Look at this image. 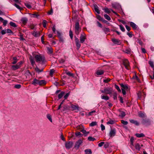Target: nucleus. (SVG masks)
I'll use <instances>...</instances> for the list:
<instances>
[{
	"label": "nucleus",
	"instance_id": "1",
	"mask_svg": "<svg viewBox=\"0 0 154 154\" xmlns=\"http://www.w3.org/2000/svg\"><path fill=\"white\" fill-rule=\"evenodd\" d=\"M81 28L80 26L79 22H76L74 28L75 33L76 35H78L81 32Z\"/></svg>",
	"mask_w": 154,
	"mask_h": 154
},
{
	"label": "nucleus",
	"instance_id": "2",
	"mask_svg": "<svg viewBox=\"0 0 154 154\" xmlns=\"http://www.w3.org/2000/svg\"><path fill=\"white\" fill-rule=\"evenodd\" d=\"M142 124L146 126L149 125H151L150 120L149 119H143L141 122Z\"/></svg>",
	"mask_w": 154,
	"mask_h": 154
},
{
	"label": "nucleus",
	"instance_id": "3",
	"mask_svg": "<svg viewBox=\"0 0 154 154\" xmlns=\"http://www.w3.org/2000/svg\"><path fill=\"white\" fill-rule=\"evenodd\" d=\"M35 57L37 62L43 61L44 60V58L40 55H35Z\"/></svg>",
	"mask_w": 154,
	"mask_h": 154
},
{
	"label": "nucleus",
	"instance_id": "4",
	"mask_svg": "<svg viewBox=\"0 0 154 154\" xmlns=\"http://www.w3.org/2000/svg\"><path fill=\"white\" fill-rule=\"evenodd\" d=\"M116 131L115 128L112 129L110 130L109 134V136L110 137H112L115 136L116 135Z\"/></svg>",
	"mask_w": 154,
	"mask_h": 154
},
{
	"label": "nucleus",
	"instance_id": "5",
	"mask_svg": "<svg viewBox=\"0 0 154 154\" xmlns=\"http://www.w3.org/2000/svg\"><path fill=\"white\" fill-rule=\"evenodd\" d=\"M73 145V143L72 141H68L66 143L65 146L66 149H69L72 147Z\"/></svg>",
	"mask_w": 154,
	"mask_h": 154
},
{
	"label": "nucleus",
	"instance_id": "6",
	"mask_svg": "<svg viewBox=\"0 0 154 154\" xmlns=\"http://www.w3.org/2000/svg\"><path fill=\"white\" fill-rule=\"evenodd\" d=\"M82 143V141L81 140L79 139L75 143L74 147L76 149H78L79 148V146L81 145Z\"/></svg>",
	"mask_w": 154,
	"mask_h": 154
},
{
	"label": "nucleus",
	"instance_id": "7",
	"mask_svg": "<svg viewBox=\"0 0 154 154\" xmlns=\"http://www.w3.org/2000/svg\"><path fill=\"white\" fill-rule=\"evenodd\" d=\"M86 39V35L84 33H83V34H81L80 37V42L81 43H83L85 41V40Z\"/></svg>",
	"mask_w": 154,
	"mask_h": 154
},
{
	"label": "nucleus",
	"instance_id": "8",
	"mask_svg": "<svg viewBox=\"0 0 154 154\" xmlns=\"http://www.w3.org/2000/svg\"><path fill=\"white\" fill-rule=\"evenodd\" d=\"M112 41L115 44L120 45L121 44V42L118 39L112 38Z\"/></svg>",
	"mask_w": 154,
	"mask_h": 154
},
{
	"label": "nucleus",
	"instance_id": "9",
	"mask_svg": "<svg viewBox=\"0 0 154 154\" xmlns=\"http://www.w3.org/2000/svg\"><path fill=\"white\" fill-rule=\"evenodd\" d=\"M112 7L116 9H119L121 8V5L115 2L112 4Z\"/></svg>",
	"mask_w": 154,
	"mask_h": 154
},
{
	"label": "nucleus",
	"instance_id": "10",
	"mask_svg": "<svg viewBox=\"0 0 154 154\" xmlns=\"http://www.w3.org/2000/svg\"><path fill=\"white\" fill-rule=\"evenodd\" d=\"M123 63L126 69H129V64L127 60H125L123 61Z\"/></svg>",
	"mask_w": 154,
	"mask_h": 154
},
{
	"label": "nucleus",
	"instance_id": "11",
	"mask_svg": "<svg viewBox=\"0 0 154 154\" xmlns=\"http://www.w3.org/2000/svg\"><path fill=\"white\" fill-rule=\"evenodd\" d=\"M75 41L76 46L77 47V49H79L81 46V45L80 43L79 39L77 37H75Z\"/></svg>",
	"mask_w": 154,
	"mask_h": 154
},
{
	"label": "nucleus",
	"instance_id": "12",
	"mask_svg": "<svg viewBox=\"0 0 154 154\" xmlns=\"http://www.w3.org/2000/svg\"><path fill=\"white\" fill-rule=\"evenodd\" d=\"M105 93L106 94H112V90L111 88H107L104 89Z\"/></svg>",
	"mask_w": 154,
	"mask_h": 154
},
{
	"label": "nucleus",
	"instance_id": "13",
	"mask_svg": "<svg viewBox=\"0 0 154 154\" xmlns=\"http://www.w3.org/2000/svg\"><path fill=\"white\" fill-rule=\"evenodd\" d=\"M71 108L73 110H75L76 112H78L79 110V107L77 105H75L72 104L71 105Z\"/></svg>",
	"mask_w": 154,
	"mask_h": 154
},
{
	"label": "nucleus",
	"instance_id": "14",
	"mask_svg": "<svg viewBox=\"0 0 154 154\" xmlns=\"http://www.w3.org/2000/svg\"><path fill=\"white\" fill-rule=\"evenodd\" d=\"M131 26L134 29H136L137 28V26L132 22H130L129 23Z\"/></svg>",
	"mask_w": 154,
	"mask_h": 154
},
{
	"label": "nucleus",
	"instance_id": "15",
	"mask_svg": "<svg viewBox=\"0 0 154 154\" xmlns=\"http://www.w3.org/2000/svg\"><path fill=\"white\" fill-rule=\"evenodd\" d=\"M104 72V71L103 70H98L97 71L96 74L97 75H100L103 74Z\"/></svg>",
	"mask_w": 154,
	"mask_h": 154
},
{
	"label": "nucleus",
	"instance_id": "16",
	"mask_svg": "<svg viewBox=\"0 0 154 154\" xmlns=\"http://www.w3.org/2000/svg\"><path fill=\"white\" fill-rule=\"evenodd\" d=\"M46 83V82L45 80H39L38 85H44Z\"/></svg>",
	"mask_w": 154,
	"mask_h": 154
},
{
	"label": "nucleus",
	"instance_id": "17",
	"mask_svg": "<svg viewBox=\"0 0 154 154\" xmlns=\"http://www.w3.org/2000/svg\"><path fill=\"white\" fill-rule=\"evenodd\" d=\"M20 68L19 64L17 63L16 65H13L11 66V68L13 70H16Z\"/></svg>",
	"mask_w": 154,
	"mask_h": 154
},
{
	"label": "nucleus",
	"instance_id": "18",
	"mask_svg": "<svg viewBox=\"0 0 154 154\" xmlns=\"http://www.w3.org/2000/svg\"><path fill=\"white\" fill-rule=\"evenodd\" d=\"M130 122L132 124H134L137 126H138L139 125V123L137 121L133 119H130L129 120Z\"/></svg>",
	"mask_w": 154,
	"mask_h": 154
},
{
	"label": "nucleus",
	"instance_id": "19",
	"mask_svg": "<svg viewBox=\"0 0 154 154\" xmlns=\"http://www.w3.org/2000/svg\"><path fill=\"white\" fill-rule=\"evenodd\" d=\"M32 34L35 37H38L40 36V32H39L34 31L32 32Z\"/></svg>",
	"mask_w": 154,
	"mask_h": 154
},
{
	"label": "nucleus",
	"instance_id": "20",
	"mask_svg": "<svg viewBox=\"0 0 154 154\" xmlns=\"http://www.w3.org/2000/svg\"><path fill=\"white\" fill-rule=\"evenodd\" d=\"M120 85L121 87H122V89L123 90H128V87L126 85H124L123 84H120Z\"/></svg>",
	"mask_w": 154,
	"mask_h": 154
},
{
	"label": "nucleus",
	"instance_id": "21",
	"mask_svg": "<svg viewBox=\"0 0 154 154\" xmlns=\"http://www.w3.org/2000/svg\"><path fill=\"white\" fill-rule=\"evenodd\" d=\"M38 81L39 80L37 79L36 78L34 79L32 81V84L35 85H38Z\"/></svg>",
	"mask_w": 154,
	"mask_h": 154
},
{
	"label": "nucleus",
	"instance_id": "22",
	"mask_svg": "<svg viewBox=\"0 0 154 154\" xmlns=\"http://www.w3.org/2000/svg\"><path fill=\"white\" fill-rule=\"evenodd\" d=\"M21 22L24 24H25L27 21V19L26 18H22L21 20Z\"/></svg>",
	"mask_w": 154,
	"mask_h": 154
},
{
	"label": "nucleus",
	"instance_id": "23",
	"mask_svg": "<svg viewBox=\"0 0 154 154\" xmlns=\"http://www.w3.org/2000/svg\"><path fill=\"white\" fill-rule=\"evenodd\" d=\"M135 136L137 137H141L145 136L144 134L143 133H137L135 134Z\"/></svg>",
	"mask_w": 154,
	"mask_h": 154
},
{
	"label": "nucleus",
	"instance_id": "24",
	"mask_svg": "<svg viewBox=\"0 0 154 154\" xmlns=\"http://www.w3.org/2000/svg\"><path fill=\"white\" fill-rule=\"evenodd\" d=\"M35 70L38 73H39L40 72L43 71V69H40L38 67L36 66L35 68Z\"/></svg>",
	"mask_w": 154,
	"mask_h": 154
},
{
	"label": "nucleus",
	"instance_id": "25",
	"mask_svg": "<svg viewBox=\"0 0 154 154\" xmlns=\"http://www.w3.org/2000/svg\"><path fill=\"white\" fill-rule=\"evenodd\" d=\"M85 152L86 154H91L92 153L90 149H87L85 150Z\"/></svg>",
	"mask_w": 154,
	"mask_h": 154
},
{
	"label": "nucleus",
	"instance_id": "26",
	"mask_svg": "<svg viewBox=\"0 0 154 154\" xmlns=\"http://www.w3.org/2000/svg\"><path fill=\"white\" fill-rule=\"evenodd\" d=\"M101 98L102 99H103L106 100L109 99V97L106 95H102L101 96Z\"/></svg>",
	"mask_w": 154,
	"mask_h": 154
},
{
	"label": "nucleus",
	"instance_id": "27",
	"mask_svg": "<svg viewBox=\"0 0 154 154\" xmlns=\"http://www.w3.org/2000/svg\"><path fill=\"white\" fill-rule=\"evenodd\" d=\"M47 49L48 53L51 54L52 53L53 50L52 48L47 47Z\"/></svg>",
	"mask_w": 154,
	"mask_h": 154
},
{
	"label": "nucleus",
	"instance_id": "28",
	"mask_svg": "<svg viewBox=\"0 0 154 154\" xmlns=\"http://www.w3.org/2000/svg\"><path fill=\"white\" fill-rule=\"evenodd\" d=\"M141 148L140 145L139 143H137L135 144V148L136 149L140 150Z\"/></svg>",
	"mask_w": 154,
	"mask_h": 154
},
{
	"label": "nucleus",
	"instance_id": "29",
	"mask_svg": "<svg viewBox=\"0 0 154 154\" xmlns=\"http://www.w3.org/2000/svg\"><path fill=\"white\" fill-rule=\"evenodd\" d=\"M65 94V92H64L62 91L61 92L60 94L58 95V98L59 99H60Z\"/></svg>",
	"mask_w": 154,
	"mask_h": 154
},
{
	"label": "nucleus",
	"instance_id": "30",
	"mask_svg": "<svg viewBox=\"0 0 154 154\" xmlns=\"http://www.w3.org/2000/svg\"><path fill=\"white\" fill-rule=\"evenodd\" d=\"M115 123V121L112 120H110L107 122V124L112 125Z\"/></svg>",
	"mask_w": 154,
	"mask_h": 154
},
{
	"label": "nucleus",
	"instance_id": "31",
	"mask_svg": "<svg viewBox=\"0 0 154 154\" xmlns=\"http://www.w3.org/2000/svg\"><path fill=\"white\" fill-rule=\"evenodd\" d=\"M13 60H14V61H13L12 62V64H15L17 61L18 60L17 58V57H14L13 58Z\"/></svg>",
	"mask_w": 154,
	"mask_h": 154
},
{
	"label": "nucleus",
	"instance_id": "32",
	"mask_svg": "<svg viewBox=\"0 0 154 154\" xmlns=\"http://www.w3.org/2000/svg\"><path fill=\"white\" fill-rule=\"evenodd\" d=\"M97 122H93L90 124V126L92 127L97 125Z\"/></svg>",
	"mask_w": 154,
	"mask_h": 154
},
{
	"label": "nucleus",
	"instance_id": "33",
	"mask_svg": "<svg viewBox=\"0 0 154 154\" xmlns=\"http://www.w3.org/2000/svg\"><path fill=\"white\" fill-rule=\"evenodd\" d=\"M94 9L95 11L96 12L97 14H100V11L98 8V7H97V6H95L94 7Z\"/></svg>",
	"mask_w": 154,
	"mask_h": 154
},
{
	"label": "nucleus",
	"instance_id": "34",
	"mask_svg": "<svg viewBox=\"0 0 154 154\" xmlns=\"http://www.w3.org/2000/svg\"><path fill=\"white\" fill-rule=\"evenodd\" d=\"M104 17L105 18L109 21H110L111 20V18L108 15L105 14L104 15Z\"/></svg>",
	"mask_w": 154,
	"mask_h": 154
},
{
	"label": "nucleus",
	"instance_id": "35",
	"mask_svg": "<svg viewBox=\"0 0 154 154\" xmlns=\"http://www.w3.org/2000/svg\"><path fill=\"white\" fill-rule=\"evenodd\" d=\"M104 10L105 12L106 13L108 14H109V13H110V12H111V11H110V10L108 8H105L104 9Z\"/></svg>",
	"mask_w": 154,
	"mask_h": 154
},
{
	"label": "nucleus",
	"instance_id": "36",
	"mask_svg": "<svg viewBox=\"0 0 154 154\" xmlns=\"http://www.w3.org/2000/svg\"><path fill=\"white\" fill-rule=\"evenodd\" d=\"M139 117L141 118H144L146 117L145 114L142 112H140L139 114Z\"/></svg>",
	"mask_w": 154,
	"mask_h": 154
},
{
	"label": "nucleus",
	"instance_id": "37",
	"mask_svg": "<svg viewBox=\"0 0 154 154\" xmlns=\"http://www.w3.org/2000/svg\"><path fill=\"white\" fill-rule=\"evenodd\" d=\"M134 139L133 137H131L130 139V143L132 146L133 145L134 141Z\"/></svg>",
	"mask_w": 154,
	"mask_h": 154
},
{
	"label": "nucleus",
	"instance_id": "38",
	"mask_svg": "<svg viewBox=\"0 0 154 154\" xmlns=\"http://www.w3.org/2000/svg\"><path fill=\"white\" fill-rule=\"evenodd\" d=\"M88 140L90 141H94L96 140L95 138L91 137H89L88 138Z\"/></svg>",
	"mask_w": 154,
	"mask_h": 154
},
{
	"label": "nucleus",
	"instance_id": "39",
	"mask_svg": "<svg viewBox=\"0 0 154 154\" xmlns=\"http://www.w3.org/2000/svg\"><path fill=\"white\" fill-rule=\"evenodd\" d=\"M120 29L122 32H124L125 31V29L124 27L122 25H120L119 26Z\"/></svg>",
	"mask_w": 154,
	"mask_h": 154
},
{
	"label": "nucleus",
	"instance_id": "40",
	"mask_svg": "<svg viewBox=\"0 0 154 154\" xmlns=\"http://www.w3.org/2000/svg\"><path fill=\"white\" fill-rule=\"evenodd\" d=\"M6 30V32L8 33L9 34H13V33L12 32V31L10 29H7Z\"/></svg>",
	"mask_w": 154,
	"mask_h": 154
},
{
	"label": "nucleus",
	"instance_id": "41",
	"mask_svg": "<svg viewBox=\"0 0 154 154\" xmlns=\"http://www.w3.org/2000/svg\"><path fill=\"white\" fill-rule=\"evenodd\" d=\"M10 24L11 26H13L14 27H17V25H16V24L15 23H13V22H10Z\"/></svg>",
	"mask_w": 154,
	"mask_h": 154
},
{
	"label": "nucleus",
	"instance_id": "42",
	"mask_svg": "<svg viewBox=\"0 0 154 154\" xmlns=\"http://www.w3.org/2000/svg\"><path fill=\"white\" fill-rule=\"evenodd\" d=\"M115 88L119 92H121V90L120 89L119 86L116 85H115Z\"/></svg>",
	"mask_w": 154,
	"mask_h": 154
},
{
	"label": "nucleus",
	"instance_id": "43",
	"mask_svg": "<svg viewBox=\"0 0 154 154\" xmlns=\"http://www.w3.org/2000/svg\"><path fill=\"white\" fill-rule=\"evenodd\" d=\"M125 115V112H122L119 115V116L122 117V118H123Z\"/></svg>",
	"mask_w": 154,
	"mask_h": 154
},
{
	"label": "nucleus",
	"instance_id": "44",
	"mask_svg": "<svg viewBox=\"0 0 154 154\" xmlns=\"http://www.w3.org/2000/svg\"><path fill=\"white\" fill-rule=\"evenodd\" d=\"M14 88L17 89H20L21 87V85L20 84H17L15 85Z\"/></svg>",
	"mask_w": 154,
	"mask_h": 154
},
{
	"label": "nucleus",
	"instance_id": "45",
	"mask_svg": "<svg viewBox=\"0 0 154 154\" xmlns=\"http://www.w3.org/2000/svg\"><path fill=\"white\" fill-rule=\"evenodd\" d=\"M47 21L45 20H43L42 21V24L43 26L44 27H46V24L47 23Z\"/></svg>",
	"mask_w": 154,
	"mask_h": 154
},
{
	"label": "nucleus",
	"instance_id": "46",
	"mask_svg": "<svg viewBox=\"0 0 154 154\" xmlns=\"http://www.w3.org/2000/svg\"><path fill=\"white\" fill-rule=\"evenodd\" d=\"M25 5L27 8H32L31 5L28 3H25Z\"/></svg>",
	"mask_w": 154,
	"mask_h": 154
},
{
	"label": "nucleus",
	"instance_id": "47",
	"mask_svg": "<svg viewBox=\"0 0 154 154\" xmlns=\"http://www.w3.org/2000/svg\"><path fill=\"white\" fill-rule=\"evenodd\" d=\"M47 118L51 122H52V119L51 117V116L50 115L48 114L47 115Z\"/></svg>",
	"mask_w": 154,
	"mask_h": 154
},
{
	"label": "nucleus",
	"instance_id": "48",
	"mask_svg": "<svg viewBox=\"0 0 154 154\" xmlns=\"http://www.w3.org/2000/svg\"><path fill=\"white\" fill-rule=\"evenodd\" d=\"M59 61L60 63H63L65 62V61L63 59L61 58L59 60Z\"/></svg>",
	"mask_w": 154,
	"mask_h": 154
},
{
	"label": "nucleus",
	"instance_id": "49",
	"mask_svg": "<svg viewBox=\"0 0 154 154\" xmlns=\"http://www.w3.org/2000/svg\"><path fill=\"white\" fill-rule=\"evenodd\" d=\"M30 62H31V64L32 65H34L35 63V62L34 60V59L33 58H31L30 59Z\"/></svg>",
	"mask_w": 154,
	"mask_h": 154
},
{
	"label": "nucleus",
	"instance_id": "50",
	"mask_svg": "<svg viewBox=\"0 0 154 154\" xmlns=\"http://www.w3.org/2000/svg\"><path fill=\"white\" fill-rule=\"evenodd\" d=\"M70 94V93L68 92L66 93L64 96V98L65 99H66Z\"/></svg>",
	"mask_w": 154,
	"mask_h": 154
},
{
	"label": "nucleus",
	"instance_id": "51",
	"mask_svg": "<svg viewBox=\"0 0 154 154\" xmlns=\"http://www.w3.org/2000/svg\"><path fill=\"white\" fill-rule=\"evenodd\" d=\"M69 34L71 38L72 39L73 38V34L71 30H70L69 31Z\"/></svg>",
	"mask_w": 154,
	"mask_h": 154
},
{
	"label": "nucleus",
	"instance_id": "52",
	"mask_svg": "<svg viewBox=\"0 0 154 154\" xmlns=\"http://www.w3.org/2000/svg\"><path fill=\"white\" fill-rule=\"evenodd\" d=\"M121 122V123L124 125H127L128 124V122L127 121L124 120H122Z\"/></svg>",
	"mask_w": 154,
	"mask_h": 154
},
{
	"label": "nucleus",
	"instance_id": "53",
	"mask_svg": "<svg viewBox=\"0 0 154 154\" xmlns=\"http://www.w3.org/2000/svg\"><path fill=\"white\" fill-rule=\"evenodd\" d=\"M54 71V69H51L50 72V74L51 76H52V75Z\"/></svg>",
	"mask_w": 154,
	"mask_h": 154
},
{
	"label": "nucleus",
	"instance_id": "54",
	"mask_svg": "<svg viewBox=\"0 0 154 154\" xmlns=\"http://www.w3.org/2000/svg\"><path fill=\"white\" fill-rule=\"evenodd\" d=\"M59 41L60 42H64V40L63 38L62 37V36H60L59 37Z\"/></svg>",
	"mask_w": 154,
	"mask_h": 154
},
{
	"label": "nucleus",
	"instance_id": "55",
	"mask_svg": "<svg viewBox=\"0 0 154 154\" xmlns=\"http://www.w3.org/2000/svg\"><path fill=\"white\" fill-rule=\"evenodd\" d=\"M109 144L108 143H106L104 145V147L105 148H106L109 147Z\"/></svg>",
	"mask_w": 154,
	"mask_h": 154
},
{
	"label": "nucleus",
	"instance_id": "56",
	"mask_svg": "<svg viewBox=\"0 0 154 154\" xmlns=\"http://www.w3.org/2000/svg\"><path fill=\"white\" fill-rule=\"evenodd\" d=\"M8 21L6 20H4L3 22V25L5 26L6 25Z\"/></svg>",
	"mask_w": 154,
	"mask_h": 154
},
{
	"label": "nucleus",
	"instance_id": "57",
	"mask_svg": "<svg viewBox=\"0 0 154 154\" xmlns=\"http://www.w3.org/2000/svg\"><path fill=\"white\" fill-rule=\"evenodd\" d=\"M100 126L102 131H103L105 129V127L103 124H101Z\"/></svg>",
	"mask_w": 154,
	"mask_h": 154
},
{
	"label": "nucleus",
	"instance_id": "58",
	"mask_svg": "<svg viewBox=\"0 0 154 154\" xmlns=\"http://www.w3.org/2000/svg\"><path fill=\"white\" fill-rule=\"evenodd\" d=\"M103 30L106 32H108L109 31V28H105L103 29Z\"/></svg>",
	"mask_w": 154,
	"mask_h": 154
},
{
	"label": "nucleus",
	"instance_id": "59",
	"mask_svg": "<svg viewBox=\"0 0 154 154\" xmlns=\"http://www.w3.org/2000/svg\"><path fill=\"white\" fill-rule=\"evenodd\" d=\"M14 5L17 8L20 10L21 9V8L19 5L16 4H15Z\"/></svg>",
	"mask_w": 154,
	"mask_h": 154
},
{
	"label": "nucleus",
	"instance_id": "60",
	"mask_svg": "<svg viewBox=\"0 0 154 154\" xmlns=\"http://www.w3.org/2000/svg\"><path fill=\"white\" fill-rule=\"evenodd\" d=\"M117 94L116 93H115L113 95V98L114 100H117Z\"/></svg>",
	"mask_w": 154,
	"mask_h": 154
},
{
	"label": "nucleus",
	"instance_id": "61",
	"mask_svg": "<svg viewBox=\"0 0 154 154\" xmlns=\"http://www.w3.org/2000/svg\"><path fill=\"white\" fill-rule=\"evenodd\" d=\"M6 33V30H3L1 31V34L2 35H3L5 34Z\"/></svg>",
	"mask_w": 154,
	"mask_h": 154
},
{
	"label": "nucleus",
	"instance_id": "62",
	"mask_svg": "<svg viewBox=\"0 0 154 154\" xmlns=\"http://www.w3.org/2000/svg\"><path fill=\"white\" fill-rule=\"evenodd\" d=\"M104 142H101L100 143H99L98 144V146L99 147H101L103 146V144H104Z\"/></svg>",
	"mask_w": 154,
	"mask_h": 154
},
{
	"label": "nucleus",
	"instance_id": "63",
	"mask_svg": "<svg viewBox=\"0 0 154 154\" xmlns=\"http://www.w3.org/2000/svg\"><path fill=\"white\" fill-rule=\"evenodd\" d=\"M53 13V11L52 8L51 9V10L48 12V14L49 15H51Z\"/></svg>",
	"mask_w": 154,
	"mask_h": 154
},
{
	"label": "nucleus",
	"instance_id": "64",
	"mask_svg": "<svg viewBox=\"0 0 154 154\" xmlns=\"http://www.w3.org/2000/svg\"><path fill=\"white\" fill-rule=\"evenodd\" d=\"M125 26V27H126V29L128 31H130L131 29V28H130V27L126 25Z\"/></svg>",
	"mask_w": 154,
	"mask_h": 154
}]
</instances>
